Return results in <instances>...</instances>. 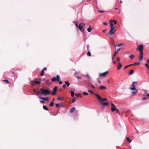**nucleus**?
<instances>
[{
  "label": "nucleus",
  "instance_id": "9b49d317",
  "mask_svg": "<svg viewBox=\"0 0 149 149\" xmlns=\"http://www.w3.org/2000/svg\"><path fill=\"white\" fill-rule=\"evenodd\" d=\"M131 86L132 87L130 89L132 90H136V89L135 88V86L134 85V84H133V83L131 85Z\"/></svg>",
  "mask_w": 149,
  "mask_h": 149
},
{
  "label": "nucleus",
  "instance_id": "20e7f679",
  "mask_svg": "<svg viewBox=\"0 0 149 149\" xmlns=\"http://www.w3.org/2000/svg\"><path fill=\"white\" fill-rule=\"evenodd\" d=\"M95 95L97 97V99L100 102H102L103 101H107V99L106 98H102L98 94H95Z\"/></svg>",
  "mask_w": 149,
  "mask_h": 149
},
{
  "label": "nucleus",
  "instance_id": "f257e3e1",
  "mask_svg": "<svg viewBox=\"0 0 149 149\" xmlns=\"http://www.w3.org/2000/svg\"><path fill=\"white\" fill-rule=\"evenodd\" d=\"M110 26L111 27V30L109 33V34L111 36L116 31L115 29H114L115 26H113V24L112 23V20H111L109 21Z\"/></svg>",
  "mask_w": 149,
  "mask_h": 149
},
{
  "label": "nucleus",
  "instance_id": "e433bc0d",
  "mask_svg": "<svg viewBox=\"0 0 149 149\" xmlns=\"http://www.w3.org/2000/svg\"><path fill=\"white\" fill-rule=\"evenodd\" d=\"M12 73L13 74H14L15 75H14V76L15 77H17V74H15V72H12Z\"/></svg>",
  "mask_w": 149,
  "mask_h": 149
},
{
  "label": "nucleus",
  "instance_id": "a878e982",
  "mask_svg": "<svg viewBox=\"0 0 149 149\" xmlns=\"http://www.w3.org/2000/svg\"><path fill=\"white\" fill-rule=\"evenodd\" d=\"M54 105V103L53 101H52L50 104L49 106L50 107H52Z\"/></svg>",
  "mask_w": 149,
  "mask_h": 149
},
{
  "label": "nucleus",
  "instance_id": "a18cd8bd",
  "mask_svg": "<svg viewBox=\"0 0 149 149\" xmlns=\"http://www.w3.org/2000/svg\"><path fill=\"white\" fill-rule=\"evenodd\" d=\"M56 92L53 91L52 93V95H55L56 94Z\"/></svg>",
  "mask_w": 149,
  "mask_h": 149
},
{
  "label": "nucleus",
  "instance_id": "6e6552de",
  "mask_svg": "<svg viewBox=\"0 0 149 149\" xmlns=\"http://www.w3.org/2000/svg\"><path fill=\"white\" fill-rule=\"evenodd\" d=\"M108 73V72L107 71L102 73H100L99 74V76L101 77H106Z\"/></svg>",
  "mask_w": 149,
  "mask_h": 149
},
{
  "label": "nucleus",
  "instance_id": "de8ad7c7",
  "mask_svg": "<svg viewBox=\"0 0 149 149\" xmlns=\"http://www.w3.org/2000/svg\"><path fill=\"white\" fill-rule=\"evenodd\" d=\"M103 24L105 25H107V23L106 22H104L103 23Z\"/></svg>",
  "mask_w": 149,
  "mask_h": 149
},
{
  "label": "nucleus",
  "instance_id": "3c124183",
  "mask_svg": "<svg viewBox=\"0 0 149 149\" xmlns=\"http://www.w3.org/2000/svg\"><path fill=\"white\" fill-rule=\"evenodd\" d=\"M40 102L42 103H44L45 102L44 101L40 100Z\"/></svg>",
  "mask_w": 149,
  "mask_h": 149
},
{
  "label": "nucleus",
  "instance_id": "1a4fd4ad",
  "mask_svg": "<svg viewBox=\"0 0 149 149\" xmlns=\"http://www.w3.org/2000/svg\"><path fill=\"white\" fill-rule=\"evenodd\" d=\"M39 98L42 99V100H45L46 101H48L49 100V98L48 97H39Z\"/></svg>",
  "mask_w": 149,
  "mask_h": 149
},
{
  "label": "nucleus",
  "instance_id": "f704fd0d",
  "mask_svg": "<svg viewBox=\"0 0 149 149\" xmlns=\"http://www.w3.org/2000/svg\"><path fill=\"white\" fill-rule=\"evenodd\" d=\"M124 45L123 44L121 43V44H118V45H117L116 46L117 47H120V46H122V45Z\"/></svg>",
  "mask_w": 149,
  "mask_h": 149
},
{
  "label": "nucleus",
  "instance_id": "7ed1b4c3",
  "mask_svg": "<svg viewBox=\"0 0 149 149\" xmlns=\"http://www.w3.org/2000/svg\"><path fill=\"white\" fill-rule=\"evenodd\" d=\"M111 106L112 107H111V109L112 112H113L114 111H116V113H119V111L116 108V107L114 104H113L112 103H111Z\"/></svg>",
  "mask_w": 149,
  "mask_h": 149
},
{
  "label": "nucleus",
  "instance_id": "4be33fe9",
  "mask_svg": "<svg viewBox=\"0 0 149 149\" xmlns=\"http://www.w3.org/2000/svg\"><path fill=\"white\" fill-rule=\"evenodd\" d=\"M71 96L72 97H73L74 95V93L73 91H71Z\"/></svg>",
  "mask_w": 149,
  "mask_h": 149
},
{
  "label": "nucleus",
  "instance_id": "5701e85b",
  "mask_svg": "<svg viewBox=\"0 0 149 149\" xmlns=\"http://www.w3.org/2000/svg\"><path fill=\"white\" fill-rule=\"evenodd\" d=\"M134 56L133 54H132L129 56V57L131 59V60H132L134 58Z\"/></svg>",
  "mask_w": 149,
  "mask_h": 149
},
{
  "label": "nucleus",
  "instance_id": "69168bd1",
  "mask_svg": "<svg viewBox=\"0 0 149 149\" xmlns=\"http://www.w3.org/2000/svg\"><path fill=\"white\" fill-rule=\"evenodd\" d=\"M113 63L114 64H116V62L115 61H113Z\"/></svg>",
  "mask_w": 149,
  "mask_h": 149
},
{
  "label": "nucleus",
  "instance_id": "7c9ffc66",
  "mask_svg": "<svg viewBox=\"0 0 149 149\" xmlns=\"http://www.w3.org/2000/svg\"><path fill=\"white\" fill-rule=\"evenodd\" d=\"M76 99L75 97H74L72 100V103H74L76 101Z\"/></svg>",
  "mask_w": 149,
  "mask_h": 149
},
{
  "label": "nucleus",
  "instance_id": "37998d69",
  "mask_svg": "<svg viewBox=\"0 0 149 149\" xmlns=\"http://www.w3.org/2000/svg\"><path fill=\"white\" fill-rule=\"evenodd\" d=\"M30 84L32 86H34L35 85V83H34L31 82V83H30Z\"/></svg>",
  "mask_w": 149,
  "mask_h": 149
},
{
  "label": "nucleus",
  "instance_id": "680f3d73",
  "mask_svg": "<svg viewBox=\"0 0 149 149\" xmlns=\"http://www.w3.org/2000/svg\"><path fill=\"white\" fill-rule=\"evenodd\" d=\"M107 31L106 30H104L103 31V32L104 33H105V31Z\"/></svg>",
  "mask_w": 149,
  "mask_h": 149
},
{
  "label": "nucleus",
  "instance_id": "49530a36",
  "mask_svg": "<svg viewBox=\"0 0 149 149\" xmlns=\"http://www.w3.org/2000/svg\"><path fill=\"white\" fill-rule=\"evenodd\" d=\"M40 93H40V91H38L37 92L36 94L37 95H38Z\"/></svg>",
  "mask_w": 149,
  "mask_h": 149
},
{
  "label": "nucleus",
  "instance_id": "423d86ee",
  "mask_svg": "<svg viewBox=\"0 0 149 149\" xmlns=\"http://www.w3.org/2000/svg\"><path fill=\"white\" fill-rule=\"evenodd\" d=\"M143 47L142 45H138L137 47V49L139 51L140 53H143L142 51L143 49Z\"/></svg>",
  "mask_w": 149,
  "mask_h": 149
},
{
  "label": "nucleus",
  "instance_id": "8fccbe9b",
  "mask_svg": "<svg viewBox=\"0 0 149 149\" xmlns=\"http://www.w3.org/2000/svg\"><path fill=\"white\" fill-rule=\"evenodd\" d=\"M120 58L119 57V58H117V60L118 62H119L120 61Z\"/></svg>",
  "mask_w": 149,
  "mask_h": 149
},
{
  "label": "nucleus",
  "instance_id": "bf43d9fd",
  "mask_svg": "<svg viewBox=\"0 0 149 149\" xmlns=\"http://www.w3.org/2000/svg\"><path fill=\"white\" fill-rule=\"evenodd\" d=\"M97 80L98 81V82L100 84L101 83V81H100L98 79H97Z\"/></svg>",
  "mask_w": 149,
  "mask_h": 149
},
{
  "label": "nucleus",
  "instance_id": "c03bdc74",
  "mask_svg": "<svg viewBox=\"0 0 149 149\" xmlns=\"http://www.w3.org/2000/svg\"><path fill=\"white\" fill-rule=\"evenodd\" d=\"M85 76H86V77H88L89 79H90V77L89 75L88 74H86L85 75Z\"/></svg>",
  "mask_w": 149,
  "mask_h": 149
},
{
  "label": "nucleus",
  "instance_id": "dca6fc26",
  "mask_svg": "<svg viewBox=\"0 0 149 149\" xmlns=\"http://www.w3.org/2000/svg\"><path fill=\"white\" fill-rule=\"evenodd\" d=\"M122 67V64L121 63H118V65L117 68V70H118L121 68Z\"/></svg>",
  "mask_w": 149,
  "mask_h": 149
},
{
  "label": "nucleus",
  "instance_id": "393cba45",
  "mask_svg": "<svg viewBox=\"0 0 149 149\" xmlns=\"http://www.w3.org/2000/svg\"><path fill=\"white\" fill-rule=\"evenodd\" d=\"M44 71L43 70H42L41 73H40V75L41 76H42L44 75Z\"/></svg>",
  "mask_w": 149,
  "mask_h": 149
},
{
  "label": "nucleus",
  "instance_id": "5fc2aeb1",
  "mask_svg": "<svg viewBox=\"0 0 149 149\" xmlns=\"http://www.w3.org/2000/svg\"><path fill=\"white\" fill-rule=\"evenodd\" d=\"M133 84H137V82L136 81H134L132 83Z\"/></svg>",
  "mask_w": 149,
  "mask_h": 149
},
{
  "label": "nucleus",
  "instance_id": "052dcab7",
  "mask_svg": "<svg viewBox=\"0 0 149 149\" xmlns=\"http://www.w3.org/2000/svg\"><path fill=\"white\" fill-rule=\"evenodd\" d=\"M75 25L77 27H78L79 25H78L77 23H76L75 24Z\"/></svg>",
  "mask_w": 149,
  "mask_h": 149
},
{
  "label": "nucleus",
  "instance_id": "9d476101",
  "mask_svg": "<svg viewBox=\"0 0 149 149\" xmlns=\"http://www.w3.org/2000/svg\"><path fill=\"white\" fill-rule=\"evenodd\" d=\"M143 53H140V55L139 56V61H141L143 59Z\"/></svg>",
  "mask_w": 149,
  "mask_h": 149
},
{
  "label": "nucleus",
  "instance_id": "f3484780",
  "mask_svg": "<svg viewBox=\"0 0 149 149\" xmlns=\"http://www.w3.org/2000/svg\"><path fill=\"white\" fill-rule=\"evenodd\" d=\"M75 109V108L74 107L72 108L70 110V113H72L73 112V111Z\"/></svg>",
  "mask_w": 149,
  "mask_h": 149
},
{
  "label": "nucleus",
  "instance_id": "864d4df0",
  "mask_svg": "<svg viewBox=\"0 0 149 149\" xmlns=\"http://www.w3.org/2000/svg\"><path fill=\"white\" fill-rule=\"evenodd\" d=\"M58 100H62V99L61 98L58 97L57 98Z\"/></svg>",
  "mask_w": 149,
  "mask_h": 149
},
{
  "label": "nucleus",
  "instance_id": "39448f33",
  "mask_svg": "<svg viewBox=\"0 0 149 149\" xmlns=\"http://www.w3.org/2000/svg\"><path fill=\"white\" fill-rule=\"evenodd\" d=\"M84 26L85 24L83 23H81L79 24L78 27L81 31L83 32L84 30V29L83 28V27Z\"/></svg>",
  "mask_w": 149,
  "mask_h": 149
},
{
  "label": "nucleus",
  "instance_id": "2eb2a0df",
  "mask_svg": "<svg viewBox=\"0 0 149 149\" xmlns=\"http://www.w3.org/2000/svg\"><path fill=\"white\" fill-rule=\"evenodd\" d=\"M75 95L76 96L77 98H78L79 97H82V96H81L80 93H76L75 94Z\"/></svg>",
  "mask_w": 149,
  "mask_h": 149
},
{
  "label": "nucleus",
  "instance_id": "13d9d810",
  "mask_svg": "<svg viewBox=\"0 0 149 149\" xmlns=\"http://www.w3.org/2000/svg\"><path fill=\"white\" fill-rule=\"evenodd\" d=\"M91 86L92 88H93V89L95 88V87L93 85H91Z\"/></svg>",
  "mask_w": 149,
  "mask_h": 149
},
{
  "label": "nucleus",
  "instance_id": "0eeeda50",
  "mask_svg": "<svg viewBox=\"0 0 149 149\" xmlns=\"http://www.w3.org/2000/svg\"><path fill=\"white\" fill-rule=\"evenodd\" d=\"M60 79V76L59 75H57L56 77H53L51 79L52 81H56L57 82L59 81Z\"/></svg>",
  "mask_w": 149,
  "mask_h": 149
},
{
  "label": "nucleus",
  "instance_id": "4468645a",
  "mask_svg": "<svg viewBox=\"0 0 149 149\" xmlns=\"http://www.w3.org/2000/svg\"><path fill=\"white\" fill-rule=\"evenodd\" d=\"M99 88L101 90H105L107 89V88L106 87L103 86H101L99 87Z\"/></svg>",
  "mask_w": 149,
  "mask_h": 149
},
{
  "label": "nucleus",
  "instance_id": "6e6d98bb",
  "mask_svg": "<svg viewBox=\"0 0 149 149\" xmlns=\"http://www.w3.org/2000/svg\"><path fill=\"white\" fill-rule=\"evenodd\" d=\"M59 83L60 84H61L63 83V82L62 81H60Z\"/></svg>",
  "mask_w": 149,
  "mask_h": 149
},
{
  "label": "nucleus",
  "instance_id": "f8f14e48",
  "mask_svg": "<svg viewBox=\"0 0 149 149\" xmlns=\"http://www.w3.org/2000/svg\"><path fill=\"white\" fill-rule=\"evenodd\" d=\"M31 82L35 83L36 84H39L40 83V81H30Z\"/></svg>",
  "mask_w": 149,
  "mask_h": 149
},
{
  "label": "nucleus",
  "instance_id": "58836bf2",
  "mask_svg": "<svg viewBox=\"0 0 149 149\" xmlns=\"http://www.w3.org/2000/svg\"><path fill=\"white\" fill-rule=\"evenodd\" d=\"M60 105V104H56V107H58Z\"/></svg>",
  "mask_w": 149,
  "mask_h": 149
},
{
  "label": "nucleus",
  "instance_id": "ea45409f",
  "mask_svg": "<svg viewBox=\"0 0 149 149\" xmlns=\"http://www.w3.org/2000/svg\"><path fill=\"white\" fill-rule=\"evenodd\" d=\"M136 91L135 92H132V94H135L137 92V90L136 89V90H135Z\"/></svg>",
  "mask_w": 149,
  "mask_h": 149
},
{
  "label": "nucleus",
  "instance_id": "72a5a7b5",
  "mask_svg": "<svg viewBox=\"0 0 149 149\" xmlns=\"http://www.w3.org/2000/svg\"><path fill=\"white\" fill-rule=\"evenodd\" d=\"M112 22H114V24H116L117 23V22L115 21V20H112Z\"/></svg>",
  "mask_w": 149,
  "mask_h": 149
},
{
  "label": "nucleus",
  "instance_id": "f03ea898",
  "mask_svg": "<svg viewBox=\"0 0 149 149\" xmlns=\"http://www.w3.org/2000/svg\"><path fill=\"white\" fill-rule=\"evenodd\" d=\"M41 94L47 95L50 93V92L47 89H44L43 88L40 89Z\"/></svg>",
  "mask_w": 149,
  "mask_h": 149
},
{
  "label": "nucleus",
  "instance_id": "aec40b11",
  "mask_svg": "<svg viewBox=\"0 0 149 149\" xmlns=\"http://www.w3.org/2000/svg\"><path fill=\"white\" fill-rule=\"evenodd\" d=\"M92 30V29L90 26L87 29V31L88 32H90Z\"/></svg>",
  "mask_w": 149,
  "mask_h": 149
},
{
  "label": "nucleus",
  "instance_id": "473e14b6",
  "mask_svg": "<svg viewBox=\"0 0 149 149\" xmlns=\"http://www.w3.org/2000/svg\"><path fill=\"white\" fill-rule=\"evenodd\" d=\"M118 51H116L114 53V54H113V56H116V54H118Z\"/></svg>",
  "mask_w": 149,
  "mask_h": 149
},
{
  "label": "nucleus",
  "instance_id": "ddd939ff",
  "mask_svg": "<svg viewBox=\"0 0 149 149\" xmlns=\"http://www.w3.org/2000/svg\"><path fill=\"white\" fill-rule=\"evenodd\" d=\"M101 104L104 106H108L109 103L107 102H101Z\"/></svg>",
  "mask_w": 149,
  "mask_h": 149
},
{
  "label": "nucleus",
  "instance_id": "4c0bfd02",
  "mask_svg": "<svg viewBox=\"0 0 149 149\" xmlns=\"http://www.w3.org/2000/svg\"><path fill=\"white\" fill-rule=\"evenodd\" d=\"M62 87H63V88H66V86L65 84H64L63 85V86H62Z\"/></svg>",
  "mask_w": 149,
  "mask_h": 149
},
{
  "label": "nucleus",
  "instance_id": "c9c22d12",
  "mask_svg": "<svg viewBox=\"0 0 149 149\" xmlns=\"http://www.w3.org/2000/svg\"><path fill=\"white\" fill-rule=\"evenodd\" d=\"M83 95H88V93L86 92H84L83 93Z\"/></svg>",
  "mask_w": 149,
  "mask_h": 149
},
{
  "label": "nucleus",
  "instance_id": "338daca9",
  "mask_svg": "<svg viewBox=\"0 0 149 149\" xmlns=\"http://www.w3.org/2000/svg\"><path fill=\"white\" fill-rule=\"evenodd\" d=\"M147 96H148V97H149V93H147Z\"/></svg>",
  "mask_w": 149,
  "mask_h": 149
},
{
  "label": "nucleus",
  "instance_id": "a19ab883",
  "mask_svg": "<svg viewBox=\"0 0 149 149\" xmlns=\"http://www.w3.org/2000/svg\"><path fill=\"white\" fill-rule=\"evenodd\" d=\"M145 66L147 67V68H148V69H149V66H148V64H146V63L145 64Z\"/></svg>",
  "mask_w": 149,
  "mask_h": 149
},
{
  "label": "nucleus",
  "instance_id": "c85d7f7f",
  "mask_svg": "<svg viewBox=\"0 0 149 149\" xmlns=\"http://www.w3.org/2000/svg\"><path fill=\"white\" fill-rule=\"evenodd\" d=\"M2 81L5 82L6 83H7L8 84L9 83V81L7 80H3Z\"/></svg>",
  "mask_w": 149,
  "mask_h": 149
},
{
  "label": "nucleus",
  "instance_id": "6ab92c4d",
  "mask_svg": "<svg viewBox=\"0 0 149 149\" xmlns=\"http://www.w3.org/2000/svg\"><path fill=\"white\" fill-rule=\"evenodd\" d=\"M43 108L45 110H46L47 111L49 110L47 108V107L46 106H45V105H43Z\"/></svg>",
  "mask_w": 149,
  "mask_h": 149
},
{
  "label": "nucleus",
  "instance_id": "4d7b16f0",
  "mask_svg": "<svg viewBox=\"0 0 149 149\" xmlns=\"http://www.w3.org/2000/svg\"><path fill=\"white\" fill-rule=\"evenodd\" d=\"M128 67H129V66L128 65H127V66H126L125 67H124V69H125L126 68H128Z\"/></svg>",
  "mask_w": 149,
  "mask_h": 149
},
{
  "label": "nucleus",
  "instance_id": "b1692460",
  "mask_svg": "<svg viewBox=\"0 0 149 149\" xmlns=\"http://www.w3.org/2000/svg\"><path fill=\"white\" fill-rule=\"evenodd\" d=\"M134 72V70H132L130 71L129 74L130 75L132 74Z\"/></svg>",
  "mask_w": 149,
  "mask_h": 149
},
{
  "label": "nucleus",
  "instance_id": "0e129e2a",
  "mask_svg": "<svg viewBox=\"0 0 149 149\" xmlns=\"http://www.w3.org/2000/svg\"><path fill=\"white\" fill-rule=\"evenodd\" d=\"M120 49H121L120 48L118 49H117V50L116 51H118V52L119 50H120Z\"/></svg>",
  "mask_w": 149,
  "mask_h": 149
},
{
  "label": "nucleus",
  "instance_id": "2f4dec72",
  "mask_svg": "<svg viewBox=\"0 0 149 149\" xmlns=\"http://www.w3.org/2000/svg\"><path fill=\"white\" fill-rule=\"evenodd\" d=\"M88 91L90 93H92V94H94V93L91 90H88Z\"/></svg>",
  "mask_w": 149,
  "mask_h": 149
},
{
  "label": "nucleus",
  "instance_id": "a211bd4d",
  "mask_svg": "<svg viewBox=\"0 0 149 149\" xmlns=\"http://www.w3.org/2000/svg\"><path fill=\"white\" fill-rule=\"evenodd\" d=\"M65 83L67 87H68L70 85V83L68 81H65Z\"/></svg>",
  "mask_w": 149,
  "mask_h": 149
},
{
  "label": "nucleus",
  "instance_id": "09e8293b",
  "mask_svg": "<svg viewBox=\"0 0 149 149\" xmlns=\"http://www.w3.org/2000/svg\"><path fill=\"white\" fill-rule=\"evenodd\" d=\"M147 99V98L146 97H143V98H142V100H146Z\"/></svg>",
  "mask_w": 149,
  "mask_h": 149
},
{
  "label": "nucleus",
  "instance_id": "79ce46f5",
  "mask_svg": "<svg viewBox=\"0 0 149 149\" xmlns=\"http://www.w3.org/2000/svg\"><path fill=\"white\" fill-rule=\"evenodd\" d=\"M98 11L100 13H104L105 12V11H104L100 10H98Z\"/></svg>",
  "mask_w": 149,
  "mask_h": 149
},
{
  "label": "nucleus",
  "instance_id": "c756f323",
  "mask_svg": "<svg viewBox=\"0 0 149 149\" xmlns=\"http://www.w3.org/2000/svg\"><path fill=\"white\" fill-rule=\"evenodd\" d=\"M139 64H140V63H139V62L135 63H134L133 64V65H139Z\"/></svg>",
  "mask_w": 149,
  "mask_h": 149
},
{
  "label": "nucleus",
  "instance_id": "bb28decb",
  "mask_svg": "<svg viewBox=\"0 0 149 149\" xmlns=\"http://www.w3.org/2000/svg\"><path fill=\"white\" fill-rule=\"evenodd\" d=\"M57 86H55L54 89L53 91L56 92L57 91Z\"/></svg>",
  "mask_w": 149,
  "mask_h": 149
},
{
  "label": "nucleus",
  "instance_id": "412c9836",
  "mask_svg": "<svg viewBox=\"0 0 149 149\" xmlns=\"http://www.w3.org/2000/svg\"><path fill=\"white\" fill-rule=\"evenodd\" d=\"M126 141L129 143H130L131 142V140H130L128 137H127L126 138Z\"/></svg>",
  "mask_w": 149,
  "mask_h": 149
},
{
  "label": "nucleus",
  "instance_id": "e2e57ef3",
  "mask_svg": "<svg viewBox=\"0 0 149 149\" xmlns=\"http://www.w3.org/2000/svg\"><path fill=\"white\" fill-rule=\"evenodd\" d=\"M133 65V64H130L129 65H128V66H129H129H132V65Z\"/></svg>",
  "mask_w": 149,
  "mask_h": 149
},
{
  "label": "nucleus",
  "instance_id": "774afa93",
  "mask_svg": "<svg viewBox=\"0 0 149 149\" xmlns=\"http://www.w3.org/2000/svg\"><path fill=\"white\" fill-rule=\"evenodd\" d=\"M148 63H149V59H148L147 61Z\"/></svg>",
  "mask_w": 149,
  "mask_h": 149
},
{
  "label": "nucleus",
  "instance_id": "cd10ccee",
  "mask_svg": "<svg viewBox=\"0 0 149 149\" xmlns=\"http://www.w3.org/2000/svg\"><path fill=\"white\" fill-rule=\"evenodd\" d=\"M87 55L88 56H91V52L89 51L87 53Z\"/></svg>",
  "mask_w": 149,
  "mask_h": 149
},
{
  "label": "nucleus",
  "instance_id": "603ef678",
  "mask_svg": "<svg viewBox=\"0 0 149 149\" xmlns=\"http://www.w3.org/2000/svg\"><path fill=\"white\" fill-rule=\"evenodd\" d=\"M43 70L44 71L46 70H47V68L46 67H45L43 69Z\"/></svg>",
  "mask_w": 149,
  "mask_h": 149
}]
</instances>
